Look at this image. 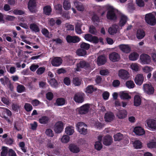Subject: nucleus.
I'll return each instance as SVG.
<instances>
[{"mask_svg":"<svg viewBox=\"0 0 156 156\" xmlns=\"http://www.w3.org/2000/svg\"><path fill=\"white\" fill-rule=\"evenodd\" d=\"M109 57L110 60L113 62L119 61L120 58V55L115 52H112L110 54Z\"/></svg>","mask_w":156,"mask_h":156,"instance_id":"obj_14","label":"nucleus"},{"mask_svg":"<svg viewBox=\"0 0 156 156\" xmlns=\"http://www.w3.org/2000/svg\"><path fill=\"white\" fill-rule=\"evenodd\" d=\"M97 89H94L93 85H90L87 86L85 92L87 94H91L95 90H96Z\"/></svg>","mask_w":156,"mask_h":156,"instance_id":"obj_39","label":"nucleus"},{"mask_svg":"<svg viewBox=\"0 0 156 156\" xmlns=\"http://www.w3.org/2000/svg\"><path fill=\"white\" fill-rule=\"evenodd\" d=\"M75 62V59H73L71 57L69 56L67 58V62L68 65L69 66L73 65L74 64Z\"/></svg>","mask_w":156,"mask_h":156,"instance_id":"obj_50","label":"nucleus"},{"mask_svg":"<svg viewBox=\"0 0 156 156\" xmlns=\"http://www.w3.org/2000/svg\"><path fill=\"white\" fill-rule=\"evenodd\" d=\"M76 126L77 130L80 129L81 128H84V127H87V125L83 122H79L76 124Z\"/></svg>","mask_w":156,"mask_h":156,"instance_id":"obj_49","label":"nucleus"},{"mask_svg":"<svg viewBox=\"0 0 156 156\" xmlns=\"http://www.w3.org/2000/svg\"><path fill=\"white\" fill-rule=\"evenodd\" d=\"M119 95L121 98L123 99H129L131 98V96L129 95L128 93L124 91L120 92Z\"/></svg>","mask_w":156,"mask_h":156,"instance_id":"obj_35","label":"nucleus"},{"mask_svg":"<svg viewBox=\"0 0 156 156\" xmlns=\"http://www.w3.org/2000/svg\"><path fill=\"white\" fill-rule=\"evenodd\" d=\"M54 8L56 12L59 14H61L62 11V6L60 4L54 5Z\"/></svg>","mask_w":156,"mask_h":156,"instance_id":"obj_42","label":"nucleus"},{"mask_svg":"<svg viewBox=\"0 0 156 156\" xmlns=\"http://www.w3.org/2000/svg\"><path fill=\"white\" fill-rule=\"evenodd\" d=\"M114 118V115L112 112H107L104 116L105 120L106 122H110L112 121Z\"/></svg>","mask_w":156,"mask_h":156,"instance_id":"obj_18","label":"nucleus"},{"mask_svg":"<svg viewBox=\"0 0 156 156\" xmlns=\"http://www.w3.org/2000/svg\"><path fill=\"white\" fill-rule=\"evenodd\" d=\"M127 17L123 15L121 16L120 20L119 23V25L121 27L123 26L127 22Z\"/></svg>","mask_w":156,"mask_h":156,"instance_id":"obj_30","label":"nucleus"},{"mask_svg":"<svg viewBox=\"0 0 156 156\" xmlns=\"http://www.w3.org/2000/svg\"><path fill=\"white\" fill-rule=\"evenodd\" d=\"M69 148L73 153H77L80 151V149L78 147L73 144H70L69 146Z\"/></svg>","mask_w":156,"mask_h":156,"instance_id":"obj_21","label":"nucleus"},{"mask_svg":"<svg viewBox=\"0 0 156 156\" xmlns=\"http://www.w3.org/2000/svg\"><path fill=\"white\" fill-rule=\"evenodd\" d=\"M114 140L115 141H120L123 138V135L120 133H118L113 136Z\"/></svg>","mask_w":156,"mask_h":156,"instance_id":"obj_40","label":"nucleus"},{"mask_svg":"<svg viewBox=\"0 0 156 156\" xmlns=\"http://www.w3.org/2000/svg\"><path fill=\"white\" fill-rule=\"evenodd\" d=\"M66 39L67 42L69 43H75L78 42L80 40V38L77 36H71L69 35L67 36Z\"/></svg>","mask_w":156,"mask_h":156,"instance_id":"obj_10","label":"nucleus"},{"mask_svg":"<svg viewBox=\"0 0 156 156\" xmlns=\"http://www.w3.org/2000/svg\"><path fill=\"white\" fill-rule=\"evenodd\" d=\"M90 108L89 104H85L77 108L78 113L81 115H84L87 113Z\"/></svg>","mask_w":156,"mask_h":156,"instance_id":"obj_4","label":"nucleus"},{"mask_svg":"<svg viewBox=\"0 0 156 156\" xmlns=\"http://www.w3.org/2000/svg\"><path fill=\"white\" fill-rule=\"evenodd\" d=\"M24 107L25 109L27 112L31 111L33 109L32 105L29 103H25Z\"/></svg>","mask_w":156,"mask_h":156,"instance_id":"obj_47","label":"nucleus"},{"mask_svg":"<svg viewBox=\"0 0 156 156\" xmlns=\"http://www.w3.org/2000/svg\"><path fill=\"white\" fill-rule=\"evenodd\" d=\"M20 107L19 104L17 103L13 104L12 105V109L16 112H18V110L20 108Z\"/></svg>","mask_w":156,"mask_h":156,"instance_id":"obj_52","label":"nucleus"},{"mask_svg":"<svg viewBox=\"0 0 156 156\" xmlns=\"http://www.w3.org/2000/svg\"><path fill=\"white\" fill-rule=\"evenodd\" d=\"M143 89L145 92L148 95L153 94L154 93V88L151 83L144 84Z\"/></svg>","mask_w":156,"mask_h":156,"instance_id":"obj_7","label":"nucleus"},{"mask_svg":"<svg viewBox=\"0 0 156 156\" xmlns=\"http://www.w3.org/2000/svg\"><path fill=\"white\" fill-rule=\"evenodd\" d=\"M51 11L52 9L51 7L49 5H46L43 8V12L46 15H50L51 14Z\"/></svg>","mask_w":156,"mask_h":156,"instance_id":"obj_32","label":"nucleus"},{"mask_svg":"<svg viewBox=\"0 0 156 156\" xmlns=\"http://www.w3.org/2000/svg\"><path fill=\"white\" fill-rule=\"evenodd\" d=\"M145 35V32L142 29H139L137 31L136 37L138 39H143Z\"/></svg>","mask_w":156,"mask_h":156,"instance_id":"obj_28","label":"nucleus"},{"mask_svg":"<svg viewBox=\"0 0 156 156\" xmlns=\"http://www.w3.org/2000/svg\"><path fill=\"white\" fill-rule=\"evenodd\" d=\"M63 5V8L65 10H68L71 8V4L69 0H64Z\"/></svg>","mask_w":156,"mask_h":156,"instance_id":"obj_33","label":"nucleus"},{"mask_svg":"<svg viewBox=\"0 0 156 156\" xmlns=\"http://www.w3.org/2000/svg\"><path fill=\"white\" fill-rule=\"evenodd\" d=\"M63 82L65 85L67 86H69L71 83L70 79L68 77H65L64 79Z\"/></svg>","mask_w":156,"mask_h":156,"instance_id":"obj_61","label":"nucleus"},{"mask_svg":"<svg viewBox=\"0 0 156 156\" xmlns=\"http://www.w3.org/2000/svg\"><path fill=\"white\" fill-rule=\"evenodd\" d=\"M63 129V123L59 121L55 123L54 130L56 133H59L62 132Z\"/></svg>","mask_w":156,"mask_h":156,"instance_id":"obj_13","label":"nucleus"},{"mask_svg":"<svg viewBox=\"0 0 156 156\" xmlns=\"http://www.w3.org/2000/svg\"><path fill=\"white\" fill-rule=\"evenodd\" d=\"M127 112L125 110L119 111L116 114V116L120 119L125 118L127 115Z\"/></svg>","mask_w":156,"mask_h":156,"instance_id":"obj_29","label":"nucleus"},{"mask_svg":"<svg viewBox=\"0 0 156 156\" xmlns=\"http://www.w3.org/2000/svg\"><path fill=\"white\" fill-rule=\"evenodd\" d=\"M30 28L31 30L35 32H38L40 31L39 27L35 23L31 24L30 25Z\"/></svg>","mask_w":156,"mask_h":156,"instance_id":"obj_34","label":"nucleus"},{"mask_svg":"<svg viewBox=\"0 0 156 156\" xmlns=\"http://www.w3.org/2000/svg\"><path fill=\"white\" fill-rule=\"evenodd\" d=\"M70 137L68 135H64L61 139V141L64 143H67L69 140Z\"/></svg>","mask_w":156,"mask_h":156,"instance_id":"obj_51","label":"nucleus"},{"mask_svg":"<svg viewBox=\"0 0 156 156\" xmlns=\"http://www.w3.org/2000/svg\"><path fill=\"white\" fill-rule=\"evenodd\" d=\"M119 28L118 25L115 24L113 25L109 28L108 32L110 34L113 35L116 33Z\"/></svg>","mask_w":156,"mask_h":156,"instance_id":"obj_24","label":"nucleus"},{"mask_svg":"<svg viewBox=\"0 0 156 156\" xmlns=\"http://www.w3.org/2000/svg\"><path fill=\"white\" fill-rule=\"evenodd\" d=\"M144 77L141 74H138L136 76L134 81L136 84L141 85L143 83Z\"/></svg>","mask_w":156,"mask_h":156,"instance_id":"obj_16","label":"nucleus"},{"mask_svg":"<svg viewBox=\"0 0 156 156\" xmlns=\"http://www.w3.org/2000/svg\"><path fill=\"white\" fill-rule=\"evenodd\" d=\"M45 69V68L40 67L38 69L36 73L38 75H41L44 72Z\"/></svg>","mask_w":156,"mask_h":156,"instance_id":"obj_57","label":"nucleus"},{"mask_svg":"<svg viewBox=\"0 0 156 156\" xmlns=\"http://www.w3.org/2000/svg\"><path fill=\"white\" fill-rule=\"evenodd\" d=\"M82 80L78 77H75L73 79V82L75 86H79L81 83Z\"/></svg>","mask_w":156,"mask_h":156,"instance_id":"obj_38","label":"nucleus"},{"mask_svg":"<svg viewBox=\"0 0 156 156\" xmlns=\"http://www.w3.org/2000/svg\"><path fill=\"white\" fill-rule=\"evenodd\" d=\"M140 59L141 63L142 64H149L151 61L150 56L145 54H143L140 55Z\"/></svg>","mask_w":156,"mask_h":156,"instance_id":"obj_6","label":"nucleus"},{"mask_svg":"<svg viewBox=\"0 0 156 156\" xmlns=\"http://www.w3.org/2000/svg\"><path fill=\"white\" fill-rule=\"evenodd\" d=\"M83 68L86 70H89L90 68V64L85 60H81L76 64V68L75 69L76 71H80L81 69Z\"/></svg>","mask_w":156,"mask_h":156,"instance_id":"obj_1","label":"nucleus"},{"mask_svg":"<svg viewBox=\"0 0 156 156\" xmlns=\"http://www.w3.org/2000/svg\"><path fill=\"white\" fill-rule=\"evenodd\" d=\"M106 62V58L104 56L101 55L98 57L97 62L98 66H101L105 64Z\"/></svg>","mask_w":156,"mask_h":156,"instance_id":"obj_22","label":"nucleus"},{"mask_svg":"<svg viewBox=\"0 0 156 156\" xmlns=\"http://www.w3.org/2000/svg\"><path fill=\"white\" fill-rule=\"evenodd\" d=\"M77 54L79 56H83L87 54L86 50L83 49H78L76 51Z\"/></svg>","mask_w":156,"mask_h":156,"instance_id":"obj_44","label":"nucleus"},{"mask_svg":"<svg viewBox=\"0 0 156 156\" xmlns=\"http://www.w3.org/2000/svg\"><path fill=\"white\" fill-rule=\"evenodd\" d=\"M113 139L112 136L109 135H107L105 136L103 140V144L106 146H108L111 145Z\"/></svg>","mask_w":156,"mask_h":156,"instance_id":"obj_20","label":"nucleus"},{"mask_svg":"<svg viewBox=\"0 0 156 156\" xmlns=\"http://www.w3.org/2000/svg\"><path fill=\"white\" fill-rule=\"evenodd\" d=\"M65 132L67 135H71L73 134L74 132V130L71 129L70 127H68L66 128Z\"/></svg>","mask_w":156,"mask_h":156,"instance_id":"obj_54","label":"nucleus"},{"mask_svg":"<svg viewBox=\"0 0 156 156\" xmlns=\"http://www.w3.org/2000/svg\"><path fill=\"white\" fill-rule=\"evenodd\" d=\"M50 83L53 87H55L58 85V82L55 79H52L50 80Z\"/></svg>","mask_w":156,"mask_h":156,"instance_id":"obj_55","label":"nucleus"},{"mask_svg":"<svg viewBox=\"0 0 156 156\" xmlns=\"http://www.w3.org/2000/svg\"><path fill=\"white\" fill-rule=\"evenodd\" d=\"M5 142L7 144L10 145L13 144V143L14 142V140L13 138L8 137L5 139Z\"/></svg>","mask_w":156,"mask_h":156,"instance_id":"obj_48","label":"nucleus"},{"mask_svg":"<svg viewBox=\"0 0 156 156\" xmlns=\"http://www.w3.org/2000/svg\"><path fill=\"white\" fill-rule=\"evenodd\" d=\"M147 146L149 148H156V142H151L147 144Z\"/></svg>","mask_w":156,"mask_h":156,"instance_id":"obj_59","label":"nucleus"},{"mask_svg":"<svg viewBox=\"0 0 156 156\" xmlns=\"http://www.w3.org/2000/svg\"><path fill=\"white\" fill-rule=\"evenodd\" d=\"M90 44H89L82 42L80 43V47L81 48L85 50H88L90 47Z\"/></svg>","mask_w":156,"mask_h":156,"instance_id":"obj_46","label":"nucleus"},{"mask_svg":"<svg viewBox=\"0 0 156 156\" xmlns=\"http://www.w3.org/2000/svg\"><path fill=\"white\" fill-rule=\"evenodd\" d=\"M133 147L136 149H140L142 147V142L139 140H136L133 143Z\"/></svg>","mask_w":156,"mask_h":156,"instance_id":"obj_36","label":"nucleus"},{"mask_svg":"<svg viewBox=\"0 0 156 156\" xmlns=\"http://www.w3.org/2000/svg\"><path fill=\"white\" fill-rule=\"evenodd\" d=\"M134 132L136 135L139 136L142 135L145 133L144 129L140 126L135 127L134 129Z\"/></svg>","mask_w":156,"mask_h":156,"instance_id":"obj_25","label":"nucleus"},{"mask_svg":"<svg viewBox=\"0 0 156 156\" xmlns=\"http://www.w3.org/2000/svg\"><path fill=\"white\" fill-rule=\"evenodd\" d=\"M148 127L152 131L156 130V119H151L147 120Z\"/></svg>","mask_w":156,"mask_h":156,"instance_id":"obj_11","label":"nucleus"},{"mask_svg":"<svg viewBox=\"0 0 156 156\" xmlns=\"http://www.w3.org/2000/svg\"><path fill=\"white\" fill-rule=\"evenodd\" d=\"M89 32L92 34H95L96 33L95 27L93 26H90L89 27Z\"/></svg>","mask_w":156,"mask_h":156,"instance_id":"obj_64","label":"nucleus"},{"mask_svg":"<svg viewBox=\"0 0 156 156\" xmlns=\"http://www.w3.org/2000/svg\"><path fill=\"white\" fill-rule=\"evenodd\" d=\"M126 86L129 88H133L134 87L135 85L133 81L129 80L126 82Z\"/></svg>","mask_w":156,"mask_h":156,"instance_id":"obj_45","label":"nucleus"},{"mask_svg":"<svg viewBox=\"0 0 156 156\" xmlns=\"http://www.w3.org/2000/svg\"><path fill=\"white\" fill-rule=\"evenodd\" d=\"M119 47L120 50L124 53H129L131 51V48L128 45L121 44L119 45Z\"/></svg>","mask_w":156,"mask_h":156,"instance_id":"obj_19","label":"nucleus"},{"mask_svg":"<svg viewBox=\"0 0 156 156\" xmlns=\"http://www.w3.org/2000/svg\"><path fill=\"white\" fill-rule=\"evenodd\" d=\"M141 104V99L140 96L136 95L134 97V105L136 107L139 106Z\"/></svg>","mask_w":156,"mask_h":156,"instance_id":"obj_27","label":"nucleus"},{"mask_svg":"<svg viewBox=\"0 0 156 156\" xmlns=\"http://www.w3.org/2000/svg\"><path fill=\"white\" fill-rule=\"evenodd\" d=\"M74 5L78 11H83L84 10V7L81 2L76 1L74 2Z\"/></svg>","mask_w":156,"mask_h":156,"instance_id":"obj_26","label":"nucleus"},{"mask_svg":"<svg viewBox=\"0 0 156 156\" xmlns=\"http://www.w3.org/2000/svg\"><path fill=\"white\" fill-rule=\"evenodd\" d=\"M115 9L112 6H109L106 14L107 19L110 20L115 21L117 19V16L115 12Z\"/></svg>","mask_w":156,"mask_h":156,"instance_id":"obj_2","label":"nucleus"},{"mask_svg":"<svg viewBox=\"0 0 156 156\" xmlns=\"http://www.w3.org/2000/svg\"><path fill=\"white\" fill-rule=\"evenodd\" d=\"M62 62V60L61 57H53L51 61V64L54 66L58 67L61 65Z\"/></svg>","mask_w":156,"mask_h":156,"instance_id":"obj_12","label":"nucleus"},{"mask_svg":"<svg viewBox=\"0 0 156 156\" xmlns=\"http://www.w3.org/2000/svg\"><path fill=\"white\" fill-rule=\"evenodd\" d=\"M25 88L23 85L19 84L16 87L17 91L19 93H22L25 91Z\"/></svg>","mask_w":156,"mask_h":156,"instance_id":"obj_43","label":"nucleus"},{"mask_svg":"<svg viewBox=\"0 0 156 156\" xmlns=\"http://www.w3.org/2000/svg\"><path fill=\"white\" fill-rule=\"evenodd\" d=\"M25 12L23 10L15 9L13 11V13L16 15H21L23 14Z\"/></svg>","mask_w":156,"mask_h":156,"instance_id":"obj_56","label":"nucleus"},{"mask_svg":"<svg viewBox=\"0 0 156 156\" xmlns=\"http://www.w3.org/2000/svg\"><path fill=\"white\" fill-rule=\"evenodd\" d=\"M119 76L122 79L127 80L129 77V74L127 71L122 69L119 71Z\"/></svg>","mask_w":156,"mask_h":156,"instance_id":"obj_15","label":"nucleus"},{"mask_svg":"<svg viewBox=\"0 0 156 156\" xmlns=\"http://www.w3.org/2000/svg\"><path fill=\"white\" fill-rule=\"evenodd\" d=\"M45 133L47 135L51 137L54 136L53 131L51 129H47L45 131Z\"/></svg>","mask_w":156,"mask_h":156,"instance_id":"obj_63","label":"nucleus"},{"mask_svg":"<svg viewBox=\"0 0 156 156\" xmlns=\"http://www.w3.org/2000/svg\"><path fill=\"white\" fill-rule=\"evenodd\" d=\"M94 147L98 151H100L102 147V145L101 142H96L94 145Z\"/></svg>","mask_w":156,"mask_h":156,"instance_id":"obj_53","label":"nucleus"},{"mask_svg":"<svg viewBox=\"0 0 156 156\" xmlns=\"http://www.w3.org/2000/svg\"><path fill=\"white\" fill-rule=\"evenodd\" d=\"M53 94L51 92H48L46 94V98L48 100H51L53 99Z\"/></svg>","mask_w":156,"mask_h":156,"instance_id":"obj_58","label":"nucleus"},{"mask_svg":"<svg viewBox=\"0 0 156 156\" xmlns=\"http://www.w3.org/2000/svg\"><path fill=\"white\" fill-rule=\"evenodd\" d=\"M8 149L6 147H3L2 150L1 152V156H6L8 153Z\"/></svg>","mask_w":156,"mask_h":156,"instance_id":"obj_60","label":"nucleus"},{"mask_svg":"<svg viewBox=\"0 0 156 156\" xmlns=\"http://www.w3.org/2000/svg\"><path fill=\"white\" fill-rule=\"evenodd\" d=\"M38 121L41 124L47 125L49 122L50 119L46 116H43L39 118Z\"/></svg>","mask_w":156,"mask_h":156,"instance_id":"obj_23","label":"nucleus"},{"mask_svg":"<svg viewBox=\"0 0 156 156\" xmlns=\"http://www.w3.org/2000/svg\"><path fill=\"white\" fill-rule=\"evenodd\" d=\"M109 93L108 91H105L102 94L103 98L104 100H106L108 99L109 96Z\"/></svg>","mask_w":156,"mask_h":156,"instance_id":"obj_62","label":"nucleus"},{"mask_svg":"<svg viewBox=\"0 0 156 156\" xmlns=\"http://www.w3.org/2000/svg\"><path fill=\"white\" fill-rule=\"evenodd\" d=\"M81 25L79 23H77L75 26V30L78 34H80L82 33V31L81 29Z\"/></svg>","mask_w":156,"mask_h":156,"instance_id":"obj_41","label":"nucleus"},{"mask_svg":"<svg viewBox=\"0 0 156 156\" xmlns=\"http://www.w3.org/2000/svg\"><path fill=\"white\" fill-rule=\"evenodd\" d=\"M6 113L7 115L9 117L11 116L12 114L11 111L7 108L5 109V111L2 112L1 117L5 119L9 123H12L10 120L5 115V114Z\"/></svg>","mask_w":156,"mask_h":156,"instance_id":"obj_17","label":"nucleus"},{"mask_svg":"<svg viewBox=\"0 0 156 156\" xmlns=\"http://www.w3.org/2000/svg\"><path fill=\"white\" fill-rule=\"evenodd\" d=\"M85 94L82 92H78L76 94L73 100L76 103H81L84 101Z\"/></svg>","mask_w":156,"mask_h":156,"instance_id":"obj_5","label":"nucleus"},{"mask_svg":"<svg viewBox=\"0 0 156 156\" xmlns=\"http://www.w3.org/2000/svg\"><path fill=\"white\" fill-rule=\"evenodd\" d=\"M66 100L63 98H58L56 100V103L58 106H62L65 104Z\"/></svg>","mask_w":156,"mask_h":156,"instance_id":"obj_37","label":"nucleus"},{"mask_svg":"<svg viewBox=\"0 0 156 156\" xmlns=\"http://www.w3.org/2000/svg\"><path fill=\"white\" fill-rule=\"evenodd\" d=\"M146 23L151 26H154L156 24V19L154 15L151 13L147 14L145 16Z\"/></svg>","mask_w":156,"mask_h":156,"instance_id":"obj_3","label":"nucleus"},{"mask_svg":"<svg viewBox=\"0 0 156 156\" xmlns=\"http://www.w3.org/2000/svg\"><path fill=\"white\" fill-rule=\"evenodd\" d=\"M0 81L1 83L4 85L8 84L9 88L11 91L13 90V86L10 83L8 78L6 76H4V78H2L0 79Z\"/></svg>","mask_w":156,"mask_h":156,"instance_id":"obj_9","label":"nucleus"},{"mask_svg":"<svg viewBox=\"0 0 156 156\" xmlns=\"http://www.w3.org/2000/svg\"><path fill=\"white\" fill-rule=\"evenodd\" d=\"M36 2L35 0H30L28 4V8L30 11L32 13H35L37 10L36 9Z\"/></svg>","mask_w":156,"mask_h":156,"instance_id":"obj_8","label":"nucleus"},{"mask_svg":"<svg viewBox=\"0 0 156 156\" xmlns=\"http://www.w3.org/2000/svg\"><path fill=\"white\" fill-rule=\"evenodd\" d=\"M139 56V54L136 52L131 53L129 56V59L130 60L135 61L137 60Z\"/></svg>","mask_w":156,"mask_h":156,"instance_id":"obj_31","label":"nucleus"}]
</instances>
